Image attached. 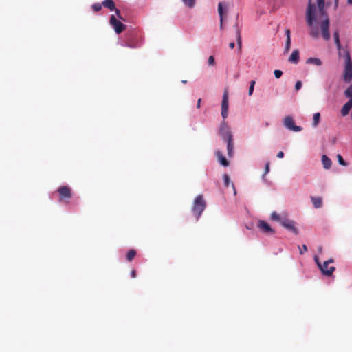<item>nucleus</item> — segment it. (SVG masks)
<instances>
[{
	"instance_id": "f257e3e1",
	"label": "nucleus",
	"mask_w": 352,
	"mask_h": 352,
	"mask_svg": "<svg viewBox=\"0 0 352 352\" xmlns=\"http://www.w3.org/2000/svg\"><path fill=\"white\" fill-rule=\"evenodd\" d=\"M316 9V6L311 3V0H309V3L306 11V21L307 25L311 28L310 34L314 38H318L319 36V32L318 30L313 27L314 22L316 21L315 16Z\"/></svg>"
},
{
	"instance_id": "f03ea898",
	"label": "nucleus",
	"mask_w": 352,
	"mask_h": 352,
	"mask_svg": "<svg viewBox=\"0 0 352 352\" xmlns=\"http://www.w3.org/2000/svg\"><path fill=\"white\" fill-rule=\"evenodd\" d=\"M343 53L345 62L343 79L346 82H349L352 80V60L347 50H343Z\"/></svg>"
},
{
	"instance_id": "7ed1b4c3",
	"label": "nucleus",
	"mask_w": 352,
	"mask_h": 352,
	"mask_svg": "<svg viewBox=\"0 0 352 352\" xmlns=\"http://www.w3.org/2000/svg\"><path fill=\"white\" fill-rule=\"evenodd\" d=\"M206 207V202L205 199H204L203 195H198L195 198V199L193 202L192 208V212L195 215L197 221L201 217V215L202 212H204V210H205Z\"/></svg>"
},
{
	"instance_id": "20e7f679",
	"label": "nucleus",
	"mask_w": 352,
	"mask_h": 352,
	"mask_svg": "<svg viewBox=\"0 0 352 352\" xmlns=\"http://www.w3.org/2000/svg\"><path fill=\"white\" fill-rule=\"evenodd\" d=\"M57 191L60 195L59 201L60 202H68L69 199L72 197V189L67 186H61Z\"/></svg>"
},
{
	"instance_id": "39448f33",
	"label": "nucleus",
	"mask_w": 352,
	"mask_h": 352,
	"mask_svg": "<svg viewBox=\"0 0 352 352\" xmlns=\"http://www.w3.org/2000/svg\"><path fill=\"white\" fill-rule=\"evenodd\" d=\"M321 16L323 18L320 24L322 36L324 40L328 41L330 38V33L329 30V19L327 14H325V15H321Z\"/></svg>"
},
{
	"instance_id": "423d86ee",
	"label": "nucleus",
	"mask_w": 352,
	"mask_h": 352,
	"mask_svg": "<svg viewBox=\"0 0 352 352\" xmlns=\"http://www.w3.org/2000/svg\"><path fill=\"white\" fill-rule=\"evenodd\" d=\"M109 23L113 28L114 31L118 34L122 32L126 28V25L118 20L115 15L111 16Z\"/></svg>"
},
{
	"instance_id": "0eeeda50",
	"label": "nucleus",
	"mask_w": 352,
	"mask_h": 352,
	"mask_svg": "<svg viewBox=\"0 0 352 352\" xmlns=\"http://www.w3.org/2000/svg\"><path fill=\"white\" fill-rule=\"evenodd\" d=\"M333 263V259L330 258L328 261H324L322 265H319V268L321 270L323 275L327 276H331L336 268L334 266L329 267V263Z\"/></svg>"
},
{
	"instance_id": "6e6552de",
	"label": "nucleus",
	"mask_w": 352,
	"mask_h": 352,
	"mask_svg": "<svg viewBox=\"0 0 352 352\" xmlns=\"http://www.w3.org/2000/svg\"><path fill=\"white\" fill-rule=\"evenodd\" d=\"M281 226L285 229L294 233L295 235L298 234V230L296 226V223L293 220H290L285 217L281 220Z\"/></svg>"
},
{
	"instance_id": "1a4fd4ad",
	"label": "nucleus",
	"mask_w": 352,
	"mask_h": 352,
	"mask_svg": "<svg viewBox=\"0 0 352 352\" xmlns=\"http://www.w3.org/2000/svg\"><path fill=\"white\" fill-rule=\"evenodd\" d=\"M219 133L221 138H223L225 141L232 138L230 129L225 121L222 122L221 124L219 129Z\"/></svg>"
},
{
	"instance_id": "9d476101",
	"label": "nucleus",
	"mask_w": 352,
	"mask_h": 352,
	"mask_svg": "<svg viewBox=\"0 0 352 352\" xmlns=\"http://www.w3.org/2000/svg\"><path fill=\"white\" fill-rule=\"evenodd\" d=\"M228 91L226 90L223 92L221 102V116L223 119H226L228 116Z\"/></svg>"
},
{
	"instance_id": "9b49d317",
	"label": "nucleus",
	"mask_w": 352,
	"mask_h": 352,
	"mask_svg": "<svg viewBox=\"0 0 352 352\" xmlns=\"http://www.w3.org/2000/svg\"><path fill=\"white\" fill-rule=\"evenodd\" d=\"M284 126L290 131L298 132L302 130L300 126H296L293 118L291 116H287L284 119Z\"/></svg>"
},
{
	"instance_id": "f8f14e48",
	"label": "nucleus",
	"mask_w": 352,
	"mask_h": 352,
	"mask_svg": "<svg viewBox=\"0 0 352 352\" xmlns=\"http://www.w3.org/2000/svg\"><path fill=\"white\" fill-rule=\"evenodd\" d=\"M258 227L265 233H274V231L272 230L270 226L264 221H259Z\"/></svg>"
},
{
	"instance_id": "ddd939ff",
	"label": "nucleus",
	"mask_w": 352,
	"mask_h": 352,
	"mask_svg": "<svg viewBox=\"0 0 352 352\" xmlns=\"http://www.w3.org/2000/svg\"><path fill=\"white\" fill-rule=\"evenodd\" d=\"M235 31H236V40L237 43V46L239 50H241L242 47V38L241 34V29L238 27L237 24L235 25Z\"/></svg>"
},
{
	"instance_id": "4468645a",
	"label": "nucleus",
	"mask_w": 352,
	"mask_h": 352,
	"mask_svg": "<svg viewBox=\"0 0 352 352\" xmlns=\"http://www.w3.org/2000/svg\"><path fill=\"white\" fill-rule=\"evenodd\" d=\"M216 154V156L219 162V163L226 167V166H229V162L226 159V157L223 155L222 153L219 151H216L215 153Z\"/></svg>"
},
{
	"instance_id": "2eb2a0df",
	"label": "nucleus",
	"mask_w": 352,
	"mask_h": 352,
	"mask_svg": "<svg viewBox=\"0 0 352 352\" xmlns=\"http://www.w3.org/2000/svg\"><path fill=\"white\" fill-rule=\"evenodd\" d=\"M352 108V100H349L342 108L341 114L342 116H346L349 114L351 109Z\"/></svg>"
},
{
	"instance_id": "dca6fc26",
	"label": "nucleus",
	"mask_w": 352,
	"mask_h": 352,
	"mask_svg": "<svg viewBox=\"0 0 352 352\" xmlns=\"http://www.w3.org/2000/svg\"><path fill=\"white\" fill-rule=\"evenodd\" d=\"M289 61L297 64L299 61V52L298 50H295L292 52V54L289 57Z\"/></svg>"
},
{
	"instance_id": "f3484780",
	"label": "nucleus",
	"mask_w": 352,
	"mask_h": 352,
	"mask_svg": "<svg viewBox=\"0 0 352 352\" xmlns=\"http://www.w3.org/2000/svg\"><path fill=\"white\" fill-rule=\"evenodd\" d=\"M102 5L111 11L116 9L115 2L113 0H104L102 2Z\"/></svg>"
},
{
	"instance_id": "a211bd4d",
	"label": "nucleus",
	"mask_w": 352,
	"mask_h": 352,
	"mask_svg": "<svg viewBox=\"0 0 352 352\" xmlns=\"http://www.w3.org/2000/svg\"><path fill=\"white\" fill-rule=\"evenodd\" d=\"M227 142L228 155L230 157H232L234 153L233 138L226 140Z\"/></svg>"
},
{
	"instance_id": "6ab92c4d",
	"label": "nucleus",
	"mask_w": 352,
	"mask_h": 352,
	"mask_svg": "<svg viewBox=\"0 0 352 352\" xmlns=\"http://www.w3.org/2000/svg\"><path fill=\"white\" fill-rule=\"evenodd\" d=\"M314 206L316 208H320L322 206V199L320 197H311Z\"/></svg>"
},
{
	"instance_id": "aec40b11",
	"label": "nucleus",
	"mask_w": 352,
	"mask_h": 352,
	"mask_svg": "<svg viewBox=\"0 0 352 352\" xmlns=\"http://www.w3.org/2000/svg\"><path fill=\"white\" fill-rule=\"evenodd\" d=\"M322 162L324 168L325 169H329L331 166V160L325 155H323L322 156Z\"/></svg>"
},
{
	"instance_id": "412c9836",
	"label": "nucleus",
	"mask_w": 352,
	"mask_h": 352,
	"mask_svg": "<svg viewBox=\"0 0 352 352\" xmlns=\"http://www.w3.org/2000/svg\"><path fill=\"white\" fill-rule=\"evenodd\" d=\"M333 37H334L335 43L336 45V47L340 50L339 56H340L342 55V52L341 51V44H340V36H339L338 31H336L333 33Z\"/></svg>"
},
{
	"instance_id": "4be33fe9",
	"label": "nucleus",
	"mask_w": 352,
	"mask_h": 352,
	"mask_svg": "<svg viewBox=\"0 0 352 352\" xmlns=\"http://www.w3.org/2000/svg\"><path fill=\"white\" fill-rule=\"evenodd\" d=\"M306 63L307 64H314L317 66H320L322 63L320 58L310 57L307 59Z\"/></svg>"
},
{
	"instance_id": "5701e85b",
	"label": "nucleus",
	"mask_w": 352,
	"mask_h": 352,
	"mask_svg": "<svg viewBox=\"0 0 352 352\" xmlns=\"http://www.w3.org/2000/svg\"><path fill=\"white\" fill-rule=\"evenodd\" d=\"M324 1L325 0H317L319 12L320 15H325V14H327L324 10Z\"/></svg>"
},
{
	"instance_id": "b1692460",
	"label": "nucleus",
	"mask_w": 352,
	"mask_h": 352,
	"mask_svg": "<svg viewBox=\"0 0 352 352\" xmlns=\"http://www.w3.org/2000/svg\"><path fill=\"white\" fill-rule=\"evenodd\" d=\"M270 218L272 221H278L280 222V223H281V220L283 219V217H282L280 214H278L276 212L274 211L271 214Z\"/></svg>"
},
{
	"instance_id": "393cba45",
	"label": "nucleus",
	"mask_w": 352,
	"mask_h": 352,
	"mask_svg": "<svg viewBox=\"0 0 352 352\" xmlns=\"http://www.w3.org/2000/svg\"><path fill=\"white\" fill-rule=\"evenodd\" d=\"M320 113H316L314 114L313 122H312L313 126L316 127L318 125L319 122H320Z\"/></svg>"
},
{
	"instance_id": "a878e982",
	"label": "nucleus",
	"mask_w": 352,
	"mask_h": 352,
	"mask_svg": "<svg viewBox=\"0 0 352 352\" xmlns=\"http://www.w3.org/2000/svg\"><path fill=\"white\" fill-rule=\"evenodd\" d=\"M136 255V251L134 249H131L126 254V259L131 261Z\"/></svg>"
},
{
	"instance_id": "bb28decb",
	"label": "nucleus",
	"mask_w": 352,
	"mask_h": 352,
	"mask_svg": "<svg viewBox=\"0 0 352 352\" xmlns=\"http://www.w3.org/2000/svg\"><path fill=\"white\" fill-rule=\"evenodd\" d=\"M344 94L349 98V100H352V84L345 90Z\"/></svg>"
},
{
	"instance_id": "cd10ccee",
	"label": "nucleus",
	"mask_w": 352,
	"mask_h": 352,
	"mask_svg": "<svg viewBox=\"0 0 352 352\" xmlns=\"http://www.w3.org/2000/svg\"><path fill=\"white\" fill-rule=\"evenodd\" d=\"M182 1L187 7L190 8L194 7L195 3V0H182Z\"/></svg>"
},
{
	"instance_id": "c85d7f7f",
	"label": "nucleus",
	"mask_w": 352,
	"mask_h": 352,
	"mask_svg": "<svg viewBox=\"0 0 352 352\" xmlns=\"http://www.w3.org/2000/svg\"><path fill=\"white\" fill-rule=\"evenodd\" d=\"M102 3H96L92 5L91 8L92 9L95 11V12H99L102 9Z\"/></svg>"
},
{
	"instance_id": "c756f323",
	"label": "nucleus",
	"mask_w": 352,
	"mask_h": 352,
	"mask_svg": "<svg viewBox=\"0 0 352 352\" xmlns=\"http://www.w3.org/2000/svg\"><path fill=\"white\" fill-rule=\"evenodd\" d=\"M255 83H256V82L254 80L250 81V87H249V91H248L249 96L252 95L254 89Z\"/></svg>"
},
{
	"instance_id": "7c9ffc66",
	"label": "nucleus",
	"mask_w": 352,
	"mask_h": 352,
	"mask_svg": "<svg viewBox=\"0 0 352 352\" xmlns=\"http://www.w3.org/2000/svg\"><path fill=\"white\" fill-rule=\"evenodd\" d=\"M291 47V38H287L285 45V52H288L290 50Z\"/></svg>"
},
{
	"instance_id": "2f4dec72",
	"label": "nucleus",
	"mask_w": 352,
	"mask_h": 352,
	"mask_svg": "<svg viewBox=\"0 0 352 352\" xmlns=\"http://www.w3.org/2000/svg\"><path fill=\"white\" fill-rule=\"evenodd\" d=\"M223 178L225 186L228 187L230 183V179L229 175L227 174H224Z\"/></svg>"
},
{
	"instance_id": "473e14b6",
	"label": "nucleus",
	"mask_w": 352,
	"mask_h": 352,
	"mask_svg": "<svg viewBox=\"0 0 352 352\" xmlns=\"http://www.w3.org/2000/svg\"><path fill=\"white\" fill-rule=\"evenodd\" d=\"M218 12L220 15V19H221V17L223 18V4L221 2L218 5Z\"/></svg>"
},
{
	"instance_id": "72a5a7b5",
	"label": "nucleus",
	"mask_w": 352,
	"mask_h": 352,
	"mask_svg": "<svg viewBox=\"0 0 352 352\" xmlns=\"http://www.w3.org/2000/svg\"><path fill=\"white\" fill-rule=\"evenodd\" d=\"M337 158H338V162H339V164L340 165H342V166H346V164L345 161L344 160L343 157L340 154H338L337 155Z\"/></svg>"
},
{
	"instance_id": "f704fd0d",
	"label": "nucleus",
	"mask_w": 352,
	"mask_h": 352,
	"mask_svg": "<svg viewBox=\"0 0 352 352\" xmlns=\"http://www.w3.org/2000/svg\"><path fill=\"white\" fill-rule=\"evenodd\" d=\"M114 11L116 12V14L117 17L120 20H122V21H125V19L122 16V15L120 13V11L118 9L116 8Z\"/></svg>"
},
{
	"instance_id": "c9c22d12",
	"label": "nucleus",
	"mask_w": 352,
	"mask_h": 352,
	"mask_svg": "<svg viewBox=\"0 0 352 352\" xmlns=\"http://www.w3.org/2000/svg\"><path fill=\"white\" fill-rule=\"evenodd\" d=\"M274 76L276 78H280L283 75V72L281 70H274Z\"/></svg>"
},
{
	"instance_id": "e433bc0d",
	"label": "nucleus",
	"mask_w": 352,
	"mask_h": 352,
	"mask_svg": "<svg viewBox=\"0 0 352 352\" xmlns=\"http://www.w3.org/2000/svg\"><path fill=\"white\" fill-rule=\"evenodd\" d=\"M298 248H299V250H300V254H304L305 252H306L307 251V247L306 245H302V248L298 246Z\"/></svg>"
},
{
	"instance_id": "4c0bfd02",
	"label": "nucleus",
	"mask_w": 352,
	"mask_h": 352,
	"mask_svg": "<svg viewBox=\"0 0 352 352\" xmlns=\"http://www.w3.org/2000/svg\"><path fill=\"white\" fill-rule=\"evenodd\" d=\"M302 87V82L298 80L295 84V89L296 91H298Z\"/></svg>"
},
{
	"instance_id": "58836bf2",
	"label": "nucleus",
	"mask_w": 352,
	"mask_h": 352,
	"mask_svg": "<svg viewBox=\"0 0 352 352\" xmlns=\"http://www.w3.org/2000/svg\"><path fill=\"white\" fill-rule=\"evenodd\" d=\"M215 63V61H214V56H210L209 58H208V65H214Z\"/></svg>"
},
{
	"instance_id": "ea45409f",
	"label": "nucleus",
	"mask_w": 352,
	"mask_h": 352,
	"mask_svg": "<svg viewBox=\"0 0 352 352\" xmlns=\"http://www.w3.org/2000/svg\"><path fill=\"white\" fill-rule=\"evenodd\" d=\"M270 171V162H267L265 167L264 175H267Z\"/></svg>"
},
{
	"instance_id": "a19ab883",
	"label": "nucleus",
	"mask_w": 352,
	"mask_h": 352,
	"mask_svg": "<svg viewBox=\"0 0 352 352\" xmlns=\"http://www.w3.org/2000/svg\"><path fill=\"white\" fill-rule=\"evenodd\" d=\"M277 157L278 158H283L284 157V153L283 151H279L277 154Z\"/></svg>"
},
{
	"instance_id": "79ce46f5",
	"label": "nucleus",
	"mask_w": 352,
	"mask_h": 352,
	"mask_svg": "<svg viewBox=\"0 0 352 352\" xmlns=\"http://www.w3.org/2000/svg\"><path fill=\"white\" fill-rule=\"evenodd\" d=\"M314 260L316 263H317L318 266L319 267V265H322V263L320 262L319 258L317 256L314 257Z\"/></svg>"
},
{
	"instance_id": "37998d69",
	"label": "nucleus",
	"mask_w": 352,
	"mask_h": 352,
	"mask_svg": "<svg viewBox=\"0 0 352 352\" xmlns=\"http://www.w3.org/2000/svg\"><path fill=\"white\" fill-rule=\"evenodd\" d=\"M131 278H133L136 277V272L135 270H133L131 272Z\"/></svg>"
},
{
	"instance_id": "c03bdc74",
	"label": "nucleus",
	"mask_w": 352,
	"mask_h": 352,
	"mask_svg": "<svg viewBox=\"0 0 352 352\" xmlns=\"http://www.w3.org/2000/svg\"><path fill=\"white\" fill-rule=\"evenodd\" d=\"M285 34L287 38H290V30L289 29L285 30Z\"/></svg>"
},
{
	"instance_id": "a18cd8bd",
	"label": "nucleus",
	"mask_w": 352,
	"mask_h": 352,
	"mask_svg": "<svg viewBox=\"0 0 352 352\" xmlns=\"http://www.w3.org/2000/svg\"><path fill=\"white\" fill-rule=\"evenodd\" d=\"M234 46H235V44H234V42H230L229 43V47H230V49H233L234 47Z\"/></svg>"
},
{
	"instance_id": "49530a36",
	"label": "nucleus",
	"mask_w": 352,
	"mask_h": 352,
	"mask_svg": "<svg viewBox=\"0 0 352 352\" xmlns=\"http://www.w3.org/2000/svg\"><path fill=\"white\" fill-rule=\"evenodd\" d=\"M201 98H199L197 101V108H199L200 107V104H201Z\"/></svg>"
},
{
	"instance_id": "de8ad7c7",
	"label": "nucleus",
	"mask_w": 352,
	"mask_h": 352,
	"mask_svg": "<svg viewBox=\"0 0 352 352\" xmlns=\"http://www.w3.org/2000/svg\"><path fill=\"white\" fill-rule=\"evenodd\" d=\"M220 28H223V18L220 19Z\"/></svg>"
},
{
	"instance_id": "09e8293b",
	"label": "nucleus",
	"mask_w": 352,
	"mask_h": 352,
	"mask_svg": "<svg viewBox=\"0 0 352 352\" xmlns=\"http://www.w3.org/2000/svg\"><path fill=\"white\" fill-rule=\"evenodd\" d=\"M348 3L349 4H352V0H348Z\"/></svg>"
},
{
	"instance_id": "8fccbe9b",
	"label": "nucleus",
	"mask_w": 352,
	"mask_h": 352,
	"mask_svg": "<svg viewBox=\"0 0 352 352\" xmlns=\"http://www.w3.org/2000/svg\"><path fill=\"white\" fill-rule=\"evenodd\" d=\"M335 3H336V4L337 5V4H338V0H335Z\"/></svg>"
}]
</instances>
